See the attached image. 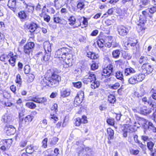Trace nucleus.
Segmentation results:
<instances>
[{"instance_id":"nucleus-1","label":"nucleus","mask_w":156,"mask_h":156,"mask_svg":"<svg viewBox=\"0 0 156 156\" xmlns=\"http://www.w3.org/2000/svg\"><path fill=\"white\" fill-rule=\"evenodd\" d=\"M87 77L84 78L83 79V82L86 84L89 83H91L90 87L92 89H95L98 88L100 85L99 82L96 80L95 75L92 72H89L88 73Z\"/></svg>"},{"instance_id":"nucleus-2","label":"nucleus","mask_w":156,"mask_h":156,"mask_svg":"<svg viewBox=\"0 0 156 156\" xmlns=\"http://www.w3.org/2000/svg\"><path fill=\"white\" fill-rule=\"evenodd\" d=\"M63 54V57L65 58L66 64L64 65V67L67 68L72 66L70 57L72 56L71 50L67 48L63 47L60 48Z\"/></svg>"},{"instance_id":"nucleus-3","label":"nucleus","mask_w":156,"mask_h":156,"mask_svg":"<svg viewBox=\"0 0 156 156\" xmlns=\"http://www.w3.org/2000/svg\"><path fill=\"white\" fill-rule=\"evenodd\" d=\"M145 75L141 73H139L131 76L129 78L128 83L132 84H135L142 81L144 79Z\"/></svg>"},{"instance_id":"nucleus-4","label":"nucleus","mask_w":156,"mask_h":156,"mask_svg":"<svg viewBox=\"0 0 156 156\" xmlns=\"http://www.w3.org/2000/svg\"><path fill=\"white\" fill-rule=\"evenodd\" d=\"M49 85L50 87H55L57 86L61 80V77L55 72L52 73L51 77L48 78Z\"/></svg>"},{"instance_id":"nucleus-5","label":"nucleus","mask_w":156,"mask_h":156,"mask_svg":"<svg viewBox=\"0 0 156 156\" xmlns=\"http://www.w3.org/2000/svg\"><path fill=\"white\" fill-rule=\"evenodd\" d=\"M113 66L112 64L108 65L106 68L103 69L102 76L105 78L108 77L111 75H113Z\"/></svg>"},{"instance_id":"nucleus-6","label":"nucleus","mask_w":156,"mask_h":156,"mask_svg":"<svg viewBox=\"0 0 156 156\" xmlns=\"http://www.w3.org/2000/svg\"><path fill=\"white\" fill-rule=\"evenodd\" d=\"M35 46L34 43L30 42L27 43L23 47V51L24 53L29 55L30 53L32 51L33 49Z\"/></svg>"},{"instance_id":"nucleus-7","label":"nucleus","mask_w":156,"mask_h":156,"mask_svg":"<svg viewBox=\"0 0 156 156\" xmlns=\"http://www.w3.org/2000/svg\"><path fill=\"white\" fill-rule=\"evenodd\" d=\"M84 97L83 92L78 93L76 96L74 101V105L77 107L82 102Z\"/></svg>"},{"instance_id":"nucleus-8","label":"nucleus","mask_w":156,"mask_h":156,"mask_svg":"<svg viewBox=\"0 0 156 156\" xmlns=\"http://www.w3.org/2000/svg\"><path fill=\"white\" fill-rule=\"evenodd\" d=\"M5 129L8 136L13 135L16 132L15 128L12 126L6 125Z\"/></svg>"},{"instance_id":"nucleus-9","label":"nucleus","mask_w":156,"mask_h":156,"mask_svg":"<svg viewBox=\"0 0 156 156\" xmlns=\"http://www.w3.org/2000/svg\"><path fill=\"white\" fill-rule=\"evenodd\" d=\"M144 73L149 74L153 71V69L151 66L148 63L143 64L141 67Z\"/></svg>"},{"instance_id":"nucleus-10","label":"nucleus","mask_w":156,"mask_h":156,"mask_svg":"<svg viewBox=\"0 0 156 156\" xmlns=\"http://www.w3.org/2000/svg\"><path fill=\"white\" fill-rule=\"evenodd\" d=\"M118 31L119 34L123 36L126 35L129 32L128 28L123 26L119 27Z\"/></svg>"},{"instance_id":"nucleus-11","label":"nucleus","mask_w":156,"mask_h":156,"mask_svg":"<svg viewBox=\"0 0 156 156\" xmlns=\"http://www.w3.org/2000/svg\"><path fill=\"white\" fill-rule=\"evenodd\" d=\"M154 144L151 141L147 142V147L150 151L151 155V156H154L156 154V150L153 149Z\"/></svg>"},{"instance_id":"nucleus-12","label":"nucleus","mask_w":156,"mask_h":156,"mask_svg":"<svg viewBox=\"0 0 156 156\" xmlns=\"http://www.w3.org/2000/svg\"><path fill=\"white\" fill-rule=\"evenodd\" d=\"M34 116L32 115H28L24 120L22 119L21 126H27L29 124L30 122L32 120Z\"/></svg>"},{"instance_id":"nucleus-13","label":"nucleus","mask_w":156,"mask_h":156,"mask_svg":"<svg viewBox=\"0 0 156 156\" xmlns=\"http://www.w3.org/2000/svg\"><path fill=\"white\" fill-rule=\"evenodd\" d=\"M10 57L8 61L9 64L13 67L16 65V59L17 58L16 55H14L12 52H10Z\"/></svg>"},{"instance_id":"nucleus-14","label":"nucleus","mask_w":156,"mask_h":156,"mask_svg":"<svg viewBox=\"0 0 156 156\" xmlns=\"http://www.w3.org/2000/svg\"><path fill=\"white\" fill-rule=\"evenodd\" d=\"M31 100L36 103H43L45 105H46L47 104V99L44 97L41 98L37 97L33 98Z\"/></svg>"},{"instance_id":"nucleus-15","label":"nucleus","mask_w":156,"mask_h":156,"mask_svg":"<svg viewBox=\"0 0 156 156\" xmlns=\"http://www.w3.org/2000/svg\"><path fill=\"white\" fill-rule=\"evenodd\" d=\"M70 90L66 87H63L60 91V96L63 98L69 96L70 94Z\"/></svg>"},{"instance_id":"nucleus-16","label":"nucleus","mask_w":156,"mask_h":156,"mask_svg":"<svg viewBox=\"0 0 156 156\" xmlns=\"http://www.w3.org/2000/svg\"><path fill=\"white\" fill-rule=\"evenodd\" d=\"M133 123L128 126L129 130L131 132H133L137 128L140 127V124L139 123L137 122H133Z\"/></svg>"},{"instance_id":"nucleus-17","label":"nucleus","mask_w":156,"mask_h":156,"mask_svg":"<svg viewBox=\"0 0 156 156\" xmlns=\"http://www.w3.org/2000/svg\"><path fill=\"white\" fill-rule=\"evenodd\" d=\"M12 143V140L8 139L3 140L0 142V146L1 145H3L6 148L7 150H8L10 147Z\"/></svg>"},{"instance_id":"nucleus-18","label":"nucleus","mask_w":156,"mask_h":156,"mask_svg":"<svg viewBox=\"0 0 156 156\" xmlns=\"http://www.w3.org/2000/svg\"><path fill=\"white\" fill-rule=\"evenodd\" d=\"M149 10H145L142 11V13L144 16V17L143 18H141V16H140V21H142V22L140 21V23H144V21L146 20V18L148 17H151L152 16H150L149 14Z\"/></svg>"},{"instance_id":"nucleus-19","label":"nucleus","mask_w":156,"mask_h":156,"mask_svg":"<svg viewBox=\"0 0 156 156\" xmlns=\"http://www.w3.org/2000/svg\"><path fill=\"white\" fill-rule=\"evenodd\" d=\"M136 73V70L131 67L125 69L124 70V73L126 76L130 75Z\"/></svg>"},{"instance_id":"nucleus-20","label":"nucleus","mask_w":156,"mask_h":156,"mask_svg":"<svg viewBox=\"0 0 156 156\" xmlns=\"http://www.w3.org/2000/svg\"><path fill=\"white\" fill-rule=\"evenodd\" d=\"M16 0H9L8 1V6L14 12L16 10Z\"/></svg>"},{"instance_id":"nucleus-21","label":"nucleus","mask_w":156,"mask_h":156,"mask_svg":"<svg viewBox=\"0 0 156 156\" xmlns=\"http://www.w3.org/2000/svg\"><path fill=\"white\" fill-rule=\"evenodd\" d=\"M12 117L7 114H5L2 116V120L4 122L9 123L12 122Z\"/></svg>"},{"instance_id":"nucleus-22","label":"nucleus","mask_w":156,"mask_h":156,"mask_svg":"<svg viewBox=\"0 0 156 156\" xmlns=\"http://www.w3.org/2000/svg\"><path fill=\"white\" fill-rule=\"evenodd\" d=\"M44 48L45 51H48V52L51 53V45L48 42H45L44 43Z\"/></svg>"},{"instance_id":"nucleus-23","label":"nucleus","mask_w":156,"mask_h":156,"mask_svg":"<svg viewBox=\"0 0 156 156\" xmlns=\"http://www.w3.org/2000/svg\"><path fill=\"white\" fill-rule=\"evenodd\" d=\"M38 27V25L36 23H32L29 24L28 29L30 32L33 33L34 32Z\"/></svg>"},{"instance_id":"nucleus-24","label":"nucleus","mask_w":156,"mask_h":156,"mask_svg":"<svg viewBox=\"0 0 156 156\" xmlns=\"http://www.w3.org/2000/svg\"><path fill=\"white\" fill-rule=\"evenodd\" d=\"M107 132L108 139L111 140L114 137V131L113 130L110 128H108L107 129Z\"/></svg>"},{"instance_id":"nucleus-25","label":"nucleus","mask_w":156,"mask_h":156,"mask_svg":"<svg viewBox=\"0 0 156 156\" xmlns=\"http://www.w3.org/2000/svg\"><path fill=\"white\" fill-rule=\"evenodd\" d=\"M26 10L27 12L32 13L34 10V6L25 3Z\"/></svg>"},{"instance_id":"nucleus-26","label":"nucleus","mask_w":156,"mask_h":156,"mask_svg":"<svg viewBox=\"0 0 156 156\" xmlns=\"http://www.w3.org/2000/svg\"><path fill=\"white\" fill-rule=\"evenodd\" d=\"M54 22L57 23L63 24L66 23V20L63 19H61L58 17H54Z\"/></svg>"},{"instance_id":"nucleus-27","label":"nucleus","mask_w":156,"mask_h":156,"mask_svg":"<svg viewBox=\"0 0 156 156\" xmlns=\"http://www.w3.org/2000/svg\"><path fill=\"white\" fill-rule=\"evenodd\" d=\"M62 53L61 51V49L58 50L55 52V57L56 58H60L64 59H65V58H63Z\"/></svg>"},{"instance_id":"nucleus-28","label":"nucleus","mask_w":156,"mask_h":156,"mask_svg":"<svg viewBox=\"0 0 156 156\" xmlns=\"http://www.w3.org/2000/svg\"><path fill=\"white\" fill-rule=\"evenodd\" d=\"M80 150L78 151L79 154L83 152H87L90 150V149L88 147L85 146L84 145H82L79 148Z\"/></svg>"},{"instance_id":"nucleus-29","label":"nucleus","mask_w":156,"mask_h":156,"mask_svg":"<svg viewBox=\"0 0 156 156\" xmlns=\"http://www.w3.org/2000/svg\"><path fill=\"white\" fill-rule=\"evenodd\" d=\"M148 129L149 131H152L153 132H156V127H154L153 123L150 122H148Z\"/></svg>"},{"instance_id":"nucleus-30","label":"nucleus","mask_w":156,"mask_h":156,"mask_svg":"<svg viewBox=\"0 0 156 156\" xmlns=\"http://www.w3.org/2000/svg\"><path fill=\"white\" fill-rule=\"evenodd\" d=\"M142 102L145 105H150V106H153V105L146 97H143L141 98Z\"/></svg>"},{"instance_id":"nucleus-31","label":"nucleus","mask_w":156,"mask_h":156,"mask_svg":"<svg viewBox=\"0 0 156 156\" xmlns=\"http://www.w3.org/2000/svg\"><path fill=\"white\" fill-rule=\"evenodd\" d=\"M139 62L140 64H147L148 63L147 58L144 56H141L139 60Z\"/></svg>"},{"instance_id":"nucleus-32","label":"nucleus","mask_w":156,"mask_h":156,"mask_svg":"<svg viewBox=\"0 0 156 156\" xmlns=\"http://www.w3.org/2000/svg\"><path fill=\"white\" fill-rule=\"evenodd\" d=\"M120 51L118 49L113 51L112 52V55L113 57L115 58H119L120 55Z\"/></svg>"},{"instance_id":"nucleus-33","label":"nucleus","mask_w":156,"mask_h":156,"mask_svg":"<svg viewBox=\"0 0 156 156\" xmlns=\"http://www.w3.org/2000/svg\"><path fill=\"white\" fill-rule=\"evenodd\" d=\"M51 53L46 51L44 52L43 61H48L51 57Z\"/></svg>"},{"instance_id":"nucleus-34","label":"nucleus","mask_w":156,"mask_h":156,"mask_svg":"<svg viewBox=\"0 0 156 156\" xmlns=\"http://www.w3.org/2000/svg\"><path fill=\"white\" fill-rule=\"evenodd\" d=\"M145 111H143V110H140V113L143 114L144 115H146L148 114L151 112V108H148L147 109L146 107H144Z\"/></svg>"},{"instance_id":"nucleus-35","label":"nucleus","mask_w":156,"mask_h":156,"mask_svg":"<svg viewBox=\"0 0 156 156\" xmlns=\"http://www.w3.org/2000/svg\"><path fill=\"white\" fill-rule=\"evenodd\" d=\"M115 76L116 78L119 80L122 81L124 80L123 74L120 71H117L115 73Z\"/></svg>"},{"instance_id":"nucleus-36","label":"nucleus","mask_w":156,"mask_h":156,"mask_svg":"<svg viewBox=\"0 0 156 156\" xmlns=\"http://www.w3.org/2000/svg\"><path fill=\"white\" fill-rule=\"evenodd\" d=\"M68 20L69 22V24L71 26H73L76 23V18L73 16H71L69 18Z\"/></svg>"},{"instance_id":"nucleus-37","label":"nucleus","mask_w":156,"mask_h":156,"mask_svg":"<svg viewBox=\"0 0 156 156\" xmlns=\"http://www.w3.org/2000/svg\"><path fill=\"white\" fill-rule=\"evenodd\" d=\"M25 106L27 108L31 109H34L36 107V104L32 102H27Z\"/></svg>"},{"instance_id":"nucleus-38","label":"nucleus","mask_w":156,"mask_h":156,"mask_svg":"<svg viewBox=\"0 0 156 156\" xmlns=\"http://www.w3.org/2000/svg\"><path fill=\"white\" fill-rule=\"evenodd\" d=\"M49 82L48 78L47 79L46 78L44 77L41 81V83L43 86L45 87L46 85L49 86Z\"/></svg>"},{"instance_id":"nucleus-39","label":"nucleus","mask_w":156,"mask_h":156,"mask_svg":"<svg viewBox=\"0 0 156 156\" xmlns=\"http://www.w3.org/2000/svg\"><path fill=\"white\" fill-rule=\"evenodd\" d=\"M19 17L20 19L24 20L27 18V15L24 11H23L19 12L18 13Z\"/></svg>"},{"instance_id":"nucleus-40","label":"nucleus","mask_w":156,"mask_h":156,"mask_svg":"<svg viewBox=\"0 0 156 156\" xmlns=\"http://www.w3.org/2000/svg\"><path fill=\"white\" fill-rule=\"evenodd\" d=\"M105 43L104 40L102 39H100L97 41V44L100 48L103 47Z\"/></svg>"},{"instance_id":"nucleus-41","label":"nucleus","mask_w":156,"mask_h":156,"mask_svg":"<svg viewBox=\"0 0 156 156\" xmlns=\"http://www.w3.org/2000/svg\"><path fill=\"white\" fill-rule=\"evenodd\" d=\"M109 86L110 88L116 90L120 87V84L118 82H117L113 84H110Z\"/></svg>"},{"instance_id":"nucleus-42","label":"nucleus","mask_w":156,"mask_h":156,"mask_svg":"<svg viewBox=\"0 0 156 156\" xmlns=\"http://www.w3.org/2000/svg\"><path fill=\"white\" fill-rule=\"evenodd\" d=\"M116 99L115 97L113 95L110 94L108 96V101L111 103H114Z\"/></svg>"},{"instance_id":"nucleus-43","label":"nucleus","mask_w":156,"mask_h":156,"mask_svg":"<svg viewBox=\"0 0 156 156\" xmlns=\"http://www.w3.org/2000/svg\"><path fill=\"white\" fill-rule=\"evenodd\" d=\"M10 53L8 55H2L0 57V60L1 61L5 62L6 59H9L10 57Z\"/></svg>"},{"instance_id":"nucleus-44","label":"nucleus","mask_w":156,"mask_h":156,"mask_svg":"<svg viewBox=\"0 0 156 156\" xmlns=\"http://www.w3.org/2000/svg\"><path fill=\"white\" fill-rule=\"evenodd\" d=\"M33 147L32 145H30V146H27L26 149V152L27 153L31 154L33 152Z\"/></svg>"},{"instance_id":"nucleus-45","label":"nucleus","mask_w":156,"mask_h":156,"mask_svg":"<svg viewBox=\"0 0 156 156\" xmlns=\"http://www.w3.org/2000/svg\"><path fill=\"white\" fill-rule=\"evenodd\" d=\"M36 56L37 58V59L41 60L42 61H43L44 53L42 52L38 53L36 54Z\"/></svg>"},{"instance_id":"nucleus-46","label":"nucleus","mask_w":156,"mask_h":156,"mask_svg":"<svg viewBox=\"0 0 156 156\" xmlns=\"http://www.w3.org/2000/svg\"><path fill=\"white\" fill-rule=\"evenodd\" d=\"M78 3L77 4V7L78 9L81 10L83 9L84 6V4L83 2L81 1L80 0L78 1Z\"/></svg>"},{"instance_id":"nucleus-47","label":"nucleus","mask_w":156,"mask_h":156,"mask_svg":"<svg viewBox=\"0 0 156 156\" xmlns=\"http://www.w3.org/2000/svg\"><path fill=\"white\" fill-rule=\"evenodd\" d=\"M58 139L55 137L51 139L50 144L52 145H55L58 140Z\"/></svg>"},{"instance_id":"nucleus-48","label":"nucleus","mask_w":156,"mask_h":156,"mask_svg":"<svg viewBox=\"0 0 156 156\" xmlns=\"http://www.w3.org/2000/svg\"><path fill=\"white\" fill-rule=\"evenodd\" d=\"M107 123L109 125L111 126H113L115 124V120L114 119L110 118L107 120Z\"/></svg>"},{"instance_id":"nucleus-49","label":"nucleus","mask_w":156,"mask_h":156,"mask_svg":"<svg viewBox=\"0 0 156 156\" xmlns=\"http://www.w3.org/2000/svg\"><path fill=\"white\" fill-rule=\"evenodd\" d=\"M87 55H88V56L91 59H96L97 58L95 54L93 53L90 52L87 54Z\"/></svg>"},{"instance_id":"nucleus-50","label":"nucleus","mask_w":156,"mask_h":156,"mask_svg":"<svg viewBox=\"0 0 156 156\" xmlns=\"http://www.w3.org/2000/svg\"><path fill=\"white\" fill-rule=\"evenodd\" d=\"M74 87L77 88H80L82 86V83L80 82H78L76 83H73Z\"/></svg>"},{"instance_id":"nucleus-51","label":"nucleus","mask_w":156,"mask_h":156,"mask_svg":"<svg viewBox=\"0 0 156 156\" xmlns=\"http://www.w3.org/2000/svg\"><path fill=\"white\" fill-rule=\"evenodd\" d=\"M30 66L28 65H26L24 68V72L25 74H28L30 72Z\"/></svg>"},{"instance_id":"nucleus-52","label":"nucleus","mask_w":156,"mask_h":156,"mask_svg":"<svg viewBox=\"0 0 156 156\" xmlns=\"http://www.w3.org/2000/svg\"><path fill=\"white\" fill-rule=\"evenodd\" d=\"M16 83H18L19 84H20V85L21 83V78L19 74L17 75L16 76Z\"/></svg>"},{"instance_id":"nucleus-53","label":"nucleus","mask_w":156,"mask_h":156,"mask_svg":"<svg viewBox=\"0 0 156 156\" xmlns=\"http://www.w3.org/2000/svg\"><path fill=\"white\" fill-rule=\"evenodd\" d=\"M145 91L144 90H143L142 91H141L140 93H138L137 95V98L139 99H141L142 97L144 96L145 94Z\"/></svg>"},{"instance_id":"nucleus-54","label":"nucleus","mask_w":156,"mask_h":156,"mask_svg":"<svg viewBox=\"0 0 156 156\" xmlns=\"http://www.w3.org/2000/svg\"><path fill=\"white\" fill-rule=\"evenodd\" d=\"M49 118L51 120H52L55 121H57L58 119L57 117H56V115L55 114H51Z\"/></svg>"},{"instance_id":"nucleus-55","label":"nucleus","mask_w":156,"mask_h":156,"mask_svg":"<svg viewBox=\"0 0 156 156\" xmlns=\"http://www.w3.org/2000/svg\"><path fill=\"white\" fill-rule=\"evenodd\" d=\"M81 123L80 118L78 117L75 119V126H79Z\"/></svg>"},{"instance_id":"nucleus-56","label":"nucleus","mask_w":156,"mask_h":156,"mask_svg":"<svg viewBox=\"0 0 156 156\" xmlns=\"http://www.w3.org/2000/svg\"><path fill=\"white\" fill-rule=\"evenodd\" d=\"M27 142V140L22 141L20 144V147H24L26 146Z\"/></svg>"},{"instance_id":"nucleus-57","label":"nucleus","mask_w":156,"mask_h":156,"mask_svg":"<svg viewBox=\"0 0 156 156\" xmlns=\"http://www.w3.org/2000/svg\"><path fill=\"white\" fill-rule=\"evenodd\" d=\"M80 121L81 123H87V117L85 115L82 116V118H80Z\"/></svg>"},{"instance_id":"nucleus-58","label":"nucleus","mask_w":156,"mask_h":156,"mask_svg":"<svg viewBox=\"0 0 156 156\" xmlns=\"http://www.w3.org/2000/svg\"><path fill=\"white\" fill-rule=\"evenodd\" d=\"M139 153V151L138 150H134L133 149L130 150V153L131 154L136 155L137 154Z\"/></svg>"},{"instance_id":"nucleus-59","label":"nucleus","mask_w":156,"mask_h":156,"mask_svg":"<svg viewBox=\"0 0 156 156\" xmlns=\"http://www.w3.org/2000/svg\"><path fill=\"white\" fill-rule=\"evenodd\" d=\"M47 142L48 139L47 138L44 139L42 142V147L44 148L47 147Z\"/></svg>"},{"instance_id":"nucleus-60","label":"nucleus","mask_w":156,"mask_h":156,"mask_svg":"<svg viewBox=\"0 0 156 156\" xmlns=\"http://www.w3.org/2000/svg\"><path fill=\"white\" fill-rule=\"evenodd\" d=\"M98 64L95 63H93L91 66V69L92 70H94L98 68Z\"/></svg>"},{"instance_id":"nucleus-61","label":"nucleus","mask_w":156,"mask_h":156,"mask_svg":"<svg viewBox=\"0 0 156 156\" xmlns=\"http://www.w3.org/2000/svg\"><path fill=\"white\" fill-rule=\"evenodd\" d=\"M113 9L112 8L108 10V11L106 13H105V14H104V16H106L107 13L108 14V15H111L113 13Z\"/></svg>"},{"instance_id":"nucleus-62","label":"nucleus","mask_w":156,"mask_h":156,"mask_svg":"<svg viewBox=\"0 0 156 156\" xmlns=\"http://www.w3.org/2000/svg\"><path fill=\"white\" fill-rule=\"evenodd\" d=\"M149 11V13L151 14H153L156 12V6H154L148 9Z\"/></svg>"},{"instance_id":"nucleus-63","label":"nucleus","mask_w":156,"mask_h":156,"mask_svg":"<svg viewBox=\"0 0 156 156\" xmlns=\"http://www.w3.org/2000/svg\"><path fill=\"white\" fill-rule=\"evenodd\" d=\"M83 23L84 25V27H86L88 25V22L87 19L84 17H83Z\"/></svg>"},{"instance_id":"nucleus-64","label":"nucleus","mask_w":156,"mask_h":156,"mask_svg":"<svg viewBox=\"0 0 156 156\" xmlns=\"http://www.w3.org/2000/svg\"><path fill=\"white\" fill-rule=\"evenodd\" d=\"M44 18L45 21L47 22H48L50 21V17L49 15H46L44 16Z\"/></svg>"}]
</instances>
